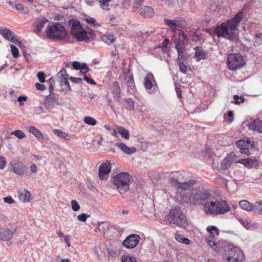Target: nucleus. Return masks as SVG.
Here are the masks:
<instances>
[{"instance_id":"obj_14","label":"nucleus","mask_w":262,"mask_h":262,"mask_svg":"<svg viewBox=\"0 0 262 262\" xmlns=\"http://www.w3.org/2000/svg\"><path fill=\"white\" fill-rule=\"evenodd\" d=\"M140 239L141 237L139 235L132 234L125 238L122 245L127 249H133L137 246Z\"/></svg>"},{"instance_id":"obj_13","label":"nucleus","mask_w":262,"mask_h":262,"mask_svg":"<svg viewBox=\"0 0 262 262\" xmlns=\"http://www.w3.org/2000/svg\"><path fill=\"white\" fill-rule=\"evenodd\" d=\"M0 34L6 40L14 43L18 46L21 45V42L17 40L14 33L10 30L5 28L1 27Z\"/></svg>"},{"instance_id":"obj_12","label":"nucleus","mask_w":262,"mask_h":262,"mask_svg":"<svg viewBox=\"0 0 262 262\" xmlns=\"http://www.w3.org/2000/svg\"><path fill=\"white\" fill-rule=\"evenodd\" d=\"M176 49L178 55L177 63L179 66L180 71L185 74L190 69V68L187 63V59L184 55V49L179 46L178 48H176Z\"/></svg>"},{"instance_id":"obj_52","label":"nucleus","mask_w":262,"mask_h":262,"mask_svg":"<svg viewBox=\"0 0 262 262\" xmlns=\"http://www.w3.org/2000/svg\"><path fill=\"white\" fill-rule=\"evenodd\" d=\"M127 107L129 110H133L134 109V101L131 99L126 100Z\"/></svg>"},{"instance_id":"obj_6","label":"nucleus","mask_w":262,"mask_h":262,"mask_svg":"<svg viewBox=\"0 0 262 262\" xmlns=\"http://www.w3.org/2000/svg\"><path fill=\"white\" fill-rule=\"evenodd\" d=\"M166 221L170 224L185 229L188 226V222L185 214L179 206L174 207L169 211L166 216Z\"/></svg>"},{"instance_id":"obj_37","label":"nucleus","mask_w":262,"mask_h":262,"mask_svg":"<svg viewBox=\"0 0 262 262\" xmlns=\"http://www.w3.org/2000/svg\"><path fill=\"white\" fill-rule=\"evenodd\" d=\"M112 0H97V1L99 2L101 8L102 9L107 11H109L110 10L109 3Z\"/></svg>"},{"instance_id":"obj_10","label":"nucleus","mask_w":262,"mask_h":262,"mask_svg":"<svg viewBox=\"0 0 262 262\" xmlns=\"http://www.w3.org/2000/svg\"><path fill=\"white\" fill-rule=\"evenodd\" d=\"M206 230L210 234L209 236L206 237L208 245L217 253H221V248L223 242L218 243L216 241L217 236L220 234L219 230L214 226L208 227Z\"/></svg>"},{"instance_id":"obj_64","label":"nucleus","mask_w":262,"mask_h":262,"mask_svg":"<svg viewBox=\"0 0 262 262\" xmlns=\"http://www.w3.org/2000/svg\"><path fill=\"white\" fill-rule=\"evenodd\" d=\"M70 80L73 82H81L82 79L81 78H77V77H70Z\"/></svg>"},{"instance_id":"obj_27","label":"nucleus","mask_w":262,"mask_h":262,"mask_svg":"<svg viewBox=\"0 0 262 262\" xmlns=\"http://www.w3.org/2000/svg\"><path fill=\"white\" fill-rule=\"evenodd\" d=\"M239 206L244 210L247 211H254V204H252L247 200H242L239 202Z\"/></svg>"},{"instance_id":"obj_40","label":"nucleus","mask_w":262,"mask_h":262,"mask_svg":"<svg viewBox=\"0 0 262 262\" xmlns=\"http://www.w3.org/2000/svg\"><path fill=\"white\" fill-rule=\"evenodd\" d=\"M226 158L227 159L231 164L233 163H238V160L239 159H238L237 157L233 152L228 154Z\"/></svg>"},{"instance_id":"obj_59","label":"nucleus","mask_w":262,"mask_h":262,"mask_svg":"<svg viewBox=\"0 0 262 262\" xmlns=\"http://www.w3.org/2000/svg\"><path fill=\"white\" fill-rule=\"evenodd\" d=\"M4 201L5 203L8 204H12L14 202V200L10 196L4 198Z\"/></svg>"},{"instance_id":"obj_33","label":"nucleus","mask_w":262,"mask_h":262,"mask_svg":"<svg viewBox=\"0 0 262 262\" xmlns=\"http://www.w3.org/2000/svg\"><path fill=\"white\" fill-rule=\"evenodd\" d=\"M118 133L122 137L125 139H128L129 138V133L128 130L125 129L122 126H119L117 127Z\"/></svg>"},{"instance_id":"obj_25","label":"nucleus","mask_w":262,"mask_h":262,"mask_svg":"<svg viewBox=\"0 0 262 262\" xmlns=\"http://www.w3.org/2000/svg\"><path fill=\"white\" fill-rule=\"evenodd\" d=\"M152 81L155 82L154 76L152 73H149L144 80V85L146 89L150 90L152 88Z\"/></svg>"},{"instance_id":"obj_20","label":"nucleus","mask_w":262,"mask_h":262,"mask_svg":"<svg viewBox=\"0 0 262 262\" xmlns=\"http://www.w3.org/2000/svg\"><path fill=\"white\" fill-rule=\"evenodd\" d=\"M139 14L144 17L150 18L154 15V11L153 9L149 7L144 6L141 7L139 10Z\"/></svg>"},{"instance_id":"obj_17","label":"nucleus","mask_w":262,"mask_h":262,"mask_svg":"<svg viewBox=\"0 0 262 262\" xmlns=\"http://www.w3.org/2000/svg\"><path fill=\"white\" fill-rule=\"evenodd\" d=\"M111 170V164L109 162L102 163L99 167V177L101 180H107Z\"/></svg>"},{"instance_id":"obj_43","label":"nucleus","mask_w":262,"mask_h":262,"mask_svg":"<svg viewBox=\"0 0 262 262\" xmlns=\"http://www.w3.org/2000/svg\"><path fill=\"white\" fill-rule=\"evenodd\" d=\"M262 44V33H257L255 35L254 45L259 46Z\"/></svg>"},{"instance_id":"obj_34","label":"nucleus","mask_w":262,"mask_h":262,"mask_svg":"<svg viewBox=\"0 0 262 262\" xmlns=\"http://www.w3.org/2000/svg\"><path fill=\"white\" fill-rule=\"evenodd\" d=\"M53 133L55 135L57 136L58 137L62 138L63 139L69 141L70 137L65 132H63L62 130L60 129H55L53 130Z\"/></svg>"},{"instance_id":"obj_61","label":"nucleus","mask_w":262,"mask_h":262,"mask_svg":"<svg viewBox=\"0 0 262 262\" xmlns=\"http://www.w3.org/2000/svg\"><path fill=\"white\" fill-rule=\"evenodd\" d=\"M27 100V99L26 96H19L17 99V101L19 103L20 105H23L24 104V102L26 101Z\"/></svg>"},{"instance_id":"obj_51","label":"nucleus","mask_w":262,"mask_h":262,"mask_svg":"<svg viewBox=\"0 0 262 262\" xmlns=\"http://www.w3.org/2000/svg\"><path fill=\"white\" fill-rule=\"evenodd\" d=\"M71 206L73 210L74 211H77L80 209V206L77 201L74 200L71 201Z\"/></svg>"},{"instance_id":"obj_60","label":"nucleus","mask_w":262,"mask_h":262,"mask_svg":"<svg viewBox=\"0 0 262 262\" xmlns=\"http://www.w3.org/2000/svg\"><path fill=\"white\" fill-rule=\"evenodd\" d=\"M81 64L78 61H73L72 62V67L75 70H79L81 68Z\"/></svg>"},{"instance_id":"obj_55","label":"nucleus","mask_w":262,"mask_h":262,"mask_svg":"<svg viewBox=\"0 0 262 262\" xmlns=\"http://www.w3.org/2000/svg\"><path fill=\"white\" fill-rule=\"evenodd\" d=\"M235 144L241 149L242 147L245 146V142L244 140H239L235 142Z\"/></svg>"},{"instance_id":"obj_44","label":"nucleus","mask_w":262,"mask_h":262,"mask_svg":"<svg viewBox=\"0 0 262 262\" xmlns=\"http://www.w3.org/2000/svg\"><path fill=\"white\" fill-rule=\"evenodd\" d=\"M231 165V163L229 161V160L226 158L221 164V168L224 170L228 169L229 168Z\"/></svg>"},{"instance_id":"obj_36","label":"nucleus","mask_w":262,"mask_h":262,"mask_svg":"<svg viewBox=\"0 0 262 262\" xmlns=\"http://www.w3.org/2000/svg\"><path fill=\"white\" fill-rule=\"evenodd\" d=\"M175 239L178 242L185 245H188L190 243V241L188 238L184 237L182 235L178 233L175 234Z\"/></svg>"},{"instance_id":"obj_42","label":"nucleus","mask_w":262,"mask_h":262,"mask_svg":"<svg viewBox=\"0 0 262 262\" xmlns=\"http://www.w3.org/2000/svg\"><path fill=\"white\" fill-rule=\"evenodd\" d=\"M11 134L15 136L20 139H23L26 137L25 134L23 131L18 129L12 132Z\"/></svg>"},{"instance_id":"obj_30","label":"nucleus","mask_w":262,"mask_h":262,"mask_svg":"<svg viewBox=\"0 0 262 262\" xmlns=\"http://www.w3.org/2000/svg\"><path fill=\"white\" fill-rule=\"evenodd\" d=\"M169 181L173 186L179 188V185H180L181 183V181H180V176L178 174L172 173L171 177L170 178Z\"/></svg>"},{"instance_id":"obj_8","label":"nucleus","mask_w":262,"mask_h":262,"mask_svg":"<svg viewBox=\"0 0 262 262\" xmlns=\"http://www.w3.org/2000/svg\"><path fill=\"white\" fill-rule=\"evenodd\" d=\"M67 34L65 27L60 23H55L48 26L46 29L47 36L53 40L63 39Z\"/></svg>"},{"instance_id":"obj_4","label":"nucleus","mask_w":262,"mask_h":262,"mask_svg":"<svg viewBox=\"0 0 262 262\" xmlns=\"http://www.w3.org/2000/svg\"><path fill=\"white\" fill-rule=\"evenodd\" d=\"M221 249V252H223L224 258L229 262H241L245 258L242 250L227 242L222 243Z\"/></svg>"},{"instance_id":"obj_46","label":"nucleus","mask_w":262,"mask_h":262,"mask_svg":"<svg viewBox=\"0 0 262 262\" xmlns=\"http://www.w3.org/2000/svg\"><path fill=\"white\" fill-rule=\"evenodd\" d=\"M122 262H137L136 259L133 257L129 255H125L122 257Z\"/></svg>"},{"instance_id":"obj_57","label":"nucleus","mask_w":262,"mask_h":262,"mask_svg":"<svg viewBox=\"0 0 262 262\" xmlns=\"http://www.w3.org/2000/svg\"><path fill=\"white\" fill-rule=\"evenodd\" d=\"M35 87L38 91H43L46 89V86L44 84H40L39 83H36L35 84Z\"/></svg>"},{"instance_id":"obj_7","label":"nucleus","mask_w":262,"mask_h":262,"mask_svg":"<svg viewBox=\"0 0 262 262\" xmlns=\"http://www.w3.org/2000/svg\"><path fill=\"white\" fill-rule=\"evenodd\" d=\"M132 179V177L128 172H121L113 177V183L120 192H125L129 189Z\"/></svg>"},{"instance_id":"obj_47","label":"nucleus","mask_w":262,"mask_h":262,"mask_svg":"<svg viewBox=\"0 0 262 262\" xmlns=\"http://www.w3.org/2000/svg\"><path fill=\"white\" fill-rule=\"evenodd\" d=\"M85 21L86 23L90 24H93L95 26L100 27V24L97 23L96 19L93 17H89L85 18Z\"/></svg>"},{"instance_id":"obj_15","label":"nucleus","mask_w":262,"mask_h":262,"mask_svg":"<svg viewBox=\"0 0 262 262\" xmlns=\"http://www.w3.org/2000/svg\"><path fill=\"white\" fill-rule=\"evenodd\" d=\"M16 230V226L12 224L8 225L5 229H1L0 239L7 241L10 240Z\"/></svg>"},{"instance_id":"obj_22","label":"nucleus","mask_w":262,"mask_h":262,"mask_svg":"<svg viewBox=\"0 0 262 262\" xmlns=\"http://www.w3.org/2000/svg\"><path fill=\"white\" fill-rule=\"evenodd\" d=\"M164 21L167 26L170 28L171 31L173 32H175L177 28L180 27L181 26L180 20L177 19H169L166 18L164 19Z\"/></svg>"},{"instance_id":"obj_49","label":"nucleus","mask_w":262,"mask_h":262,"mask_svg":"<svg viewBox=\"0 0 262 262\" xmlns=\"http://www.w3.org/2000/svg\"><path fill=\"white\" fill-rule=\"evenodd\" d=\"M60 83L61 86H64L66 87L65 90H70L68 78H61V79H60Z\"/></svg>"},{"instance_id":"obj_23","label":"nucleus","mask_w":262,"mask_h":262,"mask_svg":"<svg viewBox=\"0 0 262 262\" xmlns=\"http://www.w3.org/2000/svg\"><path fill=\"white\" fill-rule=\"evenodd\" d=\"M194 49L195 53L193 58H195L197 61L207 58V52L203 50L202 48L196 47Z\"/></svg>"},{"instance_id":"obj_26","label":"nucleus","mask_w":262,"mask_h":262,"mask_svg":"<svg viewBox=\"0 0 262 262\" xmlns=\"http://www.w3.org/2000/svg\"><path fill=\"white\" fill-rule=\"evenodd\" d=\"M48 21V19L43 17L38 19L34 24L35 27V32L37 33H39L42 30V29L44 27L45 24Z\"/></svg>"},{"instance_id":"obj_56","label":"nucleus","mask_w":262,"mask_h":262,"mask_svg":"<svg viewBox=\"0 0 262 262\" xmlns=\"http://www.w3.org/2000/svg\"><path fill=\"white\" fill-rule=\"evenodd\" d=\"M6 165V161L5 158L0 156V169H3Z\"/></svg>"},{"instance_id":"obj_58","label":"nucleus","mask_w":262,"mask_h":262,"mask_svg":"<svg viewBox=\"0 0 262 262\" xmlns=\"http://www.w3.org/2000/svg\"><path fill=\"white\" fill-rule=\"evenodd\" d=\"M240 152L242 154H245L248 156L250 155V152L249 150V149L245 146L244 147H242L240 149Z\"/></svg>"},{"instance_id":"obj_41","label":"nucleus","mask_w":262,"mask_h":262,"mask_svg":"<svg viewBox=\"0 0 262 262\" xmlns=\"http://www.w3.org/2000/svg\"><path fill=\"white\" fill-rule=\"evenodd\" d=\"M125 84L128 87L133 86L134 81L133 76L131 75L126 74L125 76Z\"/></svg>"},{"instance_id":"obj_3","label":"nucleus","mask_w":262,"mask_h":262,"mask_svg":"<svg viewBox=\"0 0 262 262\" xmlns=\"http://www.w3.org/2000/svg\"><path fill=\"white\" fill-rule=\"evenodd\" d=\"M231 208L226 201L223 200L207 201L204 205V211L207 215H217L230 211Z\"/></svg>"},{"instance_id":"obj_45","label":"nucleus","mask_w":262,"mask_h":262,"mask_svg":"<svg viewBox=\"0 0 262 262\" xmlns=\"http://www.w3.org/2000/svg\"><path fill=\"white\" fill-rule=\"evenodd\" d=\"M10 48L13 56L14 58L18 57L19 54L18 49L14 45H10Z\"/></svg>"},{"instance_id":"obj_5","label":"nucleus","mask_w":262,"mask_h":262,"mask_svg":"<svg viewBox=\"0 0 262 262\" xmlns=\"http://www.w3.org/2000/svg\"><path fill=\"white\" fill-rule=\"evenodd\" d=\"M200 37L196 33V30L191 27H187L185 30H181L178 36L174 39L175 48L182 47L184 49V45L189 40L198 41Z\"/></svg>"},{"instance_id":"obj_28","label":"nucleus","mask_w":262,"mask_h":262,"mask_svg":"<svg viewBox=\"0 0 262 262\" xmlns=\"http://www.w3.org/2000/svg\"><path fill=\"white\" fill-rule=\"evenodd\" d=\"M29 132L33 134L37 139H43L47 140L48 139L45 138L42 133L38 129H36L34 126H29L28 129Z\"/></svg>"},{"instance_id":"obj_62","label":"nucleus","mask_w":262,"mask_h":262,"mask_svg":"<svg viewBox=\"0 0 262 262\" xmlns=\"http://www.w3.org/2000/svg\"><path fill=\"white\" fill-rule=\"evenodd\" d=\"M83 78H84V79L88 83H90V84H93V85H95L96 84V82L93 80H92V79H91L90 78L88 77L87 76L84 75Z\"/></svg>"},{"instance_id":"obj_9","label":"nucleus","mask_w":262,"mask_h":262,"mask_svg":"<svg viewBox=\"0 0 262 262\" xmlns=\"http://www.w3.org/2000/svg\"><path fill=\"white\" fill-rule=\"evenodd\" d=\"M70 33L77 41H81L88 39L86 32L83 29L80 22L74 19L69 21Z\"/></svg>"},{"instance_id":"obj_29","label":"nucleus","mask_w":262,"mask_h":262,"mask_svg":"<svg viewBox=\"0 0 262 262\" xmlns=\"http://www.w3.org/2000/svg\"><path fill=\"white\" fill-rule=\"evenodd\" d=\"M195 183V181L193 180H190L184 182H181L179 188L183 190H188L190 189Z\"/></svg>"},{"instance_id":"obj_2","label":"nucleus","mask_w":262,"mask_h":262,"mask_svg":"<svg viewBox=\"0 0 262 262\" xmlns=\"http://www.w3.org/2000/svg\"><path fill=\"white\" fill-rule=\"evenodd\" d=\"M211 194L210 191L205 189H194L189 193H186L182 196V203L190 205H198L202 202L210 199Z\"/></svg>"},{"instance_id":"obj_38","label":"nucleus","mask_w":262,"mask_h":262,"mask_svg":"<svg viewBox=\"0 0 262 262\" xmlns=\"http://www.w3.org/2000/svg\"><path fill=\"white\" fill-rule=\"evenodd\" d=\"M254 212L257 214H262V202H256L254 204Z\"/></svg>"},{"instance_id":"obj_21","label":"nucleus","mask_w":262,"mask_h":262,"mask_svg":"<svg viewBox=\"0 0 262 262\" xmlns=\"http://www.w3.org/2000/svg\"><path fill=\"white\" fill-rule=\"evenodd\" d=\"M56 100L55 98L50 95L47 96L44 101L43 105L45 108L47 110H52L54 108L55 105L56 104Z\"/></svg>"},{"instance_id":"obj_53","label":"nucleus","mask_w":262,"mask_h":262,"mask_svg":"<svg viewBox=\"0 0 262 262\" xmlns=\"http://www.w3.org/2000/svg\"><path fill=\"white\" fill-rule=\"evenodd\" d=\"M37 77L38 79L41 83H43L45 82V74L43 72H38L37 74Z\"/></svg>"},{"instance_id":"obj_63","label":"nucleus","mask_w":262,"mask_h":262,"mask_svg":"<svg viewBox=\"0 0 262 262\" xmlns=\"http://www.w3.org/2000/svg\"><path fill=\"white\" fill-rule=\"evenodd\" d=\"M144 0H136L134 3V7L138 8L143 3Z\"/></svg>"},{"instance_id":"obj_19","label":"nucleus","mask_w":262,"mask_h":262,"mask_svg":"<svg viewBox=\"0 0 262 262\" xmlns=\"http://www.w3.org/2000/svg\"><path fill=\"white\" fill-rule=\"evenodd\" d=\"M115 146L126 155L133 154L137 151L135 147H128L125 143L121 142H117Z\"/></svg>"},{"instance_id":"obj_35","label":"nucleus","mask_w":262,"mask_h":262,"mask_svg":"<svg viewBox=\"0 0 262 262\" xmlns=\"http://www.w3.org/2000/svg\"><path fill=\"white\" fill-rule=\"evenodd\" d=\"M31 194L28 190H25L22 193H20L19 194V199L24 202H27L30 200Z\"/></svg>"},{"instance_id":"obj_24","label":"nucleus","mask_w":262,"mask_h":262,"mask_svg":"<svg viewBox=\"0 0 262 262\" xmlns=\"http://www.w3.org/2000/svg\"><path fill=\"white\" fill-rule=\"evenodd\" d=\"M250 129L262 133V121L259 119L255 120L249 125Z\"/></svg>"},{"instance_id":"obj_39","label":"nucleus","mask_w":262,"mask_h":262,"mask_svg":"<svg viewBox=\"0 0 262 262\" xmlns=\"http://www.w3.org/2000/svg\"><path fill=\"white\" fill-rule=\"evenodd\" d=\"M83 122L88 125L94 126L97 124V121L93 117L86 116L83 119Z\"/></svg>"},{"instance_id":"obj_50","label":"nucleus","mask_w":262,"mask_h":262,"mask_svg":"<svg viewBox=\"0 0 262 262\" xmlns=\"http://www.w3.org/2000/svg\"><path fill=\"white\" fill-rule=\"evenodd\" d=\"M91 216L90 214L82 213L77 216V219L80 222H85L88 218Z\"/></svg>"},{"instance_id":"obj_32","label":"nucleus","mask_w":262,"mask_h":262,"mask_svg":"<svg viewBox=\"0 0 262 262\" xmlns=\"http://www.w3.org/2000/svg\"><path fill=\"white\" fill-rule=\"evenodd\" d=\"M112 91L114 97L118 98L120 97V89L118 82H115L113 83Z\"/></svg>"},{"instance_id":"obj_18","label":"nucleus","mask_w":262,"mask_h":262,"mask_svg":"<svg viewBox=\"0 0 262 262\" xmlns=\"http://www.w3.org/2000/svg\"><path fill=\"white\" fill-rule=\"evenodd\" d=\"M238 163L243 164L246 168L251 169L252 167L257 168L259 164L257 160L250 158L246 159H241L238 160Z\"/></svg>"},{"instance_id":"obj_48","label":"nucleus","mask_w":262,"mask_h":262,"mask_svg":"<svg viewBox=\"0 0 262 262\" xmlns=\"http://www.w3.org/2000/svg\"><path fill=\"white\" fill-rule=\"evenodd\" d=\"M57 76L60 79L63 78H68L66 70L64 68L62 69L57 74Z\"/></svg>"},{"instance_id":"obj_54","label":"nucleus","mask_w":262,"mask_h":262,"mask_svg":"<svg viewBox=\"0 0 262 262\" xmlns=\"http://www.w3.org/2000/svg\"><path fill=\"white\" fill-rule=\"evenodd\" d=\"M89 70V68L85 63L81 64V68L80 69V71L81 73L85 74L87 73Z\"/></svg>"},{"instance_id":"obj_16","label":"nucleus","mask_w":262,"mask_h":262,"mask_svg":"<svg viewBox=\"0 0 262 262\" xmlns=\"http://www.w3.org/2000/svg\"><path fill=\"white\" fill-rule=\"evenodd\" d=\"M11 171L14 173L19 175H23L26 170V167L21 162L19 161H13L10 163Z\"/></svg>"},{"instance_id":"obj_11","label":"nucleus","mask_w":262,"mask_h":262,"mask_svg":"<svg viewBox=\"0 0 262 262\" xmlns=\"http://www.w3.org/2000/svg\"><path fill=\"white\" fill-rule=\"evenodd\" d=\"M227 63L229 70L240 69L245 64L243 57L238 54H230L228 56Z\"/></svg>"},{"instance_id":"obj_1","label":"nucleus","mask_w":262,"mask_h":262,"mask_svg":"<svg viewBox=\"0 0 262 262\" xmlns=\"http://www.w3.org/2000/svg\"><path fill=\"white\" fill-rule=\"evenodd\" d=\"M243 15V13L239 12L233 18L217 26L214 30L215 34L219 37L229 40L236 39L238 34L237 26Z\"/></svg>"},{"instance_id":"obj_31","label":"nucleus","mask_w":262,"mask_h":262,"mask_svg":"<svg viewBox=\"0 0 262 262\" xmlns=\"http://www.w3.org/2000/svg\"><path fill=\"white\" fill-rule=\"evenodd\" d=\"M102 40L107 45H110L114 42L115 40V37L113 34H105L101 36Z\"/></svg>"}]
</instances>
